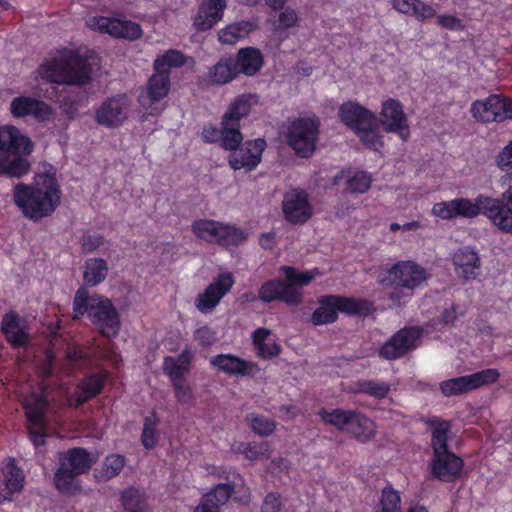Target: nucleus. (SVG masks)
Returning a JSON list of instances; mask_svg holds the SVG:
<instances>
[{
	"instance_id": "20",
	"label": "nucleus",
	"mask_w": 512,
	"mask_h": 512,
	"mask_svg": "<svg viewBox=\"0 0 512 512\" xmlns=\"http://www.w3.org/2000/svg\"><path fill=\"white\" fill-rule=\"evenodd\" d=\"M479 215L484 214L491 223L505 233H512V209L499 199L486 195L477 196Z\"/></svg>"
},
{
	"instance_id": "7",
	"label": "nucleus",
	"mask_w": 512,
	"mask_h": 512,
	"mask_svg": "<svg viewBox=\"0 0 512 512\" xmlns=\"http://www.w3.org/2000/svg\"><path fill=\"white\" fill-rule=\"evenodd\" d=\"M338 116L357 135L364 146L380 151L384 142L378 130L374 112L357 102L348 101L339 107Z\"/></svg>"
},
{
	"instance_id": "9",
	"label": "nucleus",
	"mask_w": 512,
	"mask_h": 512,
	"mask_svg": "<svg viewBox=\"0 0 512 512\" xmlns=\"http://www.w3.org/2000/svg\"><path fill=\"white\" fill-rule=\"evenodd\" d=\"M191 228L197 238L222 246L238 245L247 238L242 229L207 218L195 220Z\"/></svg>"
},
{
	"instance_id": "34",
	"label": "nucleus",
	"mask_w": 512,
	"mask_h": 512,
	"mask_svg": "<svg viewBox=\"0 0 512 512\" xmlns=\"http://www.w3.org/2000/svg\"><path fill=\"white\" fill-rule=\"evenodd\" d=\"M345 432L352 435L359 442L366 443L375 437L377 427L373 420L364 414L353 411Z\"/></svg>"
},
{
	"instance_id": "33",
	"label": "nucleus",
	"mask_w": 512,
	"mask_h": 512,
	"mask_svg": "<svg viewBox=\"0 0 512 512\" xmlns=\"http://www.w3.org/2000/svg\"><path fill=\"white\" fill-rule=\"evenodd\" d=\"M252 344L256 355L261 359L275 358L282 351L277 338L266 328H258L253 332Z\"/></svg>"
},
{
	"instance_id": "16",
	"label": "nucleus",
	"mask_w": 512,
	"mask_h": 512,
	"mask_svg": "<svg viewBox=\"0 0 512 512\" xmlns=\"http://www.w3.org/2000/svg\"><path fill=\"white\" fill-rule=\"evenodd\" d=\"M475 119L484 123L512 120V100L500 95H491L477 100L471 106Z\"/></svg>"
},
{
	"instance_id": "61",
	"label": "nucleus",
	"mask_w": 512,
	"mask_h": 512,
	"mask_svg": "<svg viewBox=\"0 0 512 512\" xmlns=\"http://www.w3.org/2000/svg\"><path fill=\"white\" fill-rule=\"evenodd\" d=\"M496 164L501 170L512 168V140L498 154Z\"/></svg>"
},
{
	"instance_id": "59",
	"label": "nucleus",
	"mask_w": 512,
	"mask_h": 512,
	"mask_svg": "<svg viewBox=\"0 0 512 512\" xmlns=\"http://www.w3.org/2000/svg\"><path fill=\"white\" fill-rule=\"evenodd\" d=\"M436 22L439 26L448 30H462L464 24L462 20L454 15L441 14L436 17Z\"/></svg>"
},
{
	"instance_id": "23",
	"label": "nucleus",
	"mask_w": 512,
	"mask_h": 512,
	"mask_svg": "<svg viewBox=\"0 0 512 512\" xmlns=\"http://www.w3.org/2000/svg\"><path fill=\"white\" fill-rule=\"evenodd\" d=\"M169 90V75L161 71H155L148 80L145 93L139 96L140 105L151 115L160 113V110L153 106V103L165 98Z\"/></svg>"
},
{
	"instance_id": "22",
	"label": "nucleus",
	"mask_w": 512,
	"mask_h": 512,
	"mask_svg": "<svg viewBox=\"0 0 512 512\" xmlns=\"http://www.w3.org/2000/svg\"><path fill=\"white\" fill-rule=\"evenodd\" d=\"M227 0H202L192 16V26L196 31H208L224 17Z\"/></svg>"
},
{
	"instance_id": "8",
	"label": "nucleus",
	"mask_w": 512,
	"mask_h": 512,
	"mask_svg": "<svg viewBox=\"0 0 512 512\" xmlns=\"http://www.w3.org/2000/svg\"><path fill=\"white\" fill-rule=\"evenodd\" d=\"M96 457L84 449L76 448L60 459V467L55 473V484L63 493H74L79 489L76 475L88 471Z\"/></svg>"
},
{
	"instance_id": "17",
	"label": "nucleus",
	"mask_w": 512,
	"mask_h": 512,
	"mask_svg": "<svg viewBox=\"0 0 512 512\" xmlns=\"http://www.w3.org/2000/svg\"><path fill=\"white\" fill-rule=\"evenodd\" d=\"M230 272L220 273L195 299V307L204 314L211 313L234 285Z\"/></svg>"
},
{
	"instance_id": "36",
	"label": "nucleus",
	"mask_w": 512,
	"mask_h": 512,
	"mask_svg": "<svg viewBox=\"0 0 512 512\" xmlns=\"http://www.w3.org/2000/svg\"><path fill=\"white\" fill-rule=\"evenodd\" d=\"M235 64L239 73L246 76H254L262 68L264 59L259 49L247 47L238 51Z\"/></svg>"
},
{
	"instance_id": "43",
	"label": "nucleus",
	"mask_w": 512,
	"mask_h": 512,
	"mask_svg": "<svg viewBox=\"0 0 512 512\" xmlns=\"http://www.w3.org/2000/svg\"><path fill=\"white\" fill-rule=\"evenodd\" d=\"M231 451L243 455L249 461H258L270 457L271 449L268 443H246L235 441L231 444Z\"/></svg>"
},
{
	"instance_id": "37",
	"label": "nucleus",
	"mask_w": 512,
	"mask_h": 512,
	"mask_svg": "<svg viewBox=\"0 0 512 512\" xmlns=\"http://www.w3.org/2000/svg\"><path fill=\"white\" fill-rule=\"evenodd\" d=\"M2 331L13 346H22L28 341L24 321L13 312L6 314L3 318Z\"/></svg>"
},
{
	"instance_id": "6",
	"label": "nucleus",
	"mask_w": 512,
	"mask_h": 512,
	"mask_svg": "<svg viewBox=\"0 0 512 512\" xmlns=\"http://www.w3.org/2000/svg\"><path fill=\"white\" fill-rule=\"evenodd\" d=\"M284 281L271 280L264 283L259 290V297L264 302L282 300L289 305L300 303L302 299L301 288L308 285L317 275V269L312 271H299L293 267H281Z\"/></svg>"
},
{
	"instance_id": "44",
	"label": "nucleus",
	"mask_w": 512,
	"mask_h": 512,
	"mask_svg": "<svg viewBox=\"0 0 512 512\" xmlns=\"http://www.w3.org/2000/svg\"><path fill=\"white\" fill-rule=\"evenodd\" d=\"M108 274L107 262L102 258H89L85 261L83 279L90 286L102 283Z\"/></svg>"
},
{
	"instance_id": "31",
	"label": "nucleus",
	"mask_w": 512,
	"mask_h": 512,
	"mask_svg": "<svg viewBox=\"0 0 512 512\" xmlns=\"http://www.w3.org/2000/svg\"><path fill=\"white\" fill-rule=\"evenodd\" d=\"M452 261L458 276L466 280L475 279L479 274L480 259L471 247H463L454 252Z\"/></svg>"
},
{
	"instance_id": "62",
	"label": "nucleus",
	"mask_w": 512,
	"mask_h": 512,
	"mask_svg": "<svg viewBox=\"0 0 512 512\" xmlns=\"http://www.w3.org/2000/svg\"><path fill=\"white\" fill-rule=\"evenodd\" d=\"M500 186L504 190L502 193V201L512 205V172L506 173L501 177Z\"/></svg>"
},
{
	"instance_id": "52",
	"label": "nucleus",
	"mask_w": 512,
	"mask_h": 512,
	"mask_svg": "<svg viewBox=\"0 0 512 512\" xmlns=\"http://www.w3.org/2000/svg\"><path fill=\"white\" fill-rule=\"evenodd\" d=\"M232 496L230 483L219 484L215 486L210 492L204 495L200 503H206L208 506L219 507L226 504L228 499Z\"/></svg>"
},
{
	"instance_id": "60",
	"label": "nucleus",
	"mask_w": 512,
	"mask_h": 512,
	"mask_svg": "<svg viewBox=\"0 0 512 512\" xmlns=\"http://www.w3.org/2000/svg\"><path fill=\"white\" fill-rule=\"evenodd\" d=\"M194 340L202 346H210L216 340L215 332L209 327H200L194 333Z\"/></svg>"
},
{
	"instance_id": "41",
	"label": "nucleus",
	"mask_w": 512,
	"mask_h": 512,
	"mask_svg": "<svg viewBox=\"0 0 512 512\" xmlns=\"http://www.w3.org/2000/svg\"><path fill=\"white\" fill-rule=\"evenodd\" d=\"M239 74L235 61L231 58H222L209 69L208 79L215 84H227Z\"/></svg>"
},
{
	"instance_id": "1",
	"label": "nucleus",
	"mask_w": 512,
	"mask_h": 512,
	"mask_svg": "<svg viewBox=\"0 0 512 512\" xmlns=\"http://www.w3.org/2000/svg\"><path fill=\"white\" fill-rule=\"evenodd\" d=\"M13 197L24 216L31 220L51 215L61 199L55 168L42 164L31 185L20 183L14 187Z\"/></svg>"
},
{
	"instance_id": "10",
	"label": "nucleus",
	"mask_w": 512,
	"mask_h": 512,
	"mask_svg": "<svg viewBox=\"0 0 512 512\" xmlns=\"http://www.w3.org/2000/svg\"><path fill=\"white\" fill-rule=\"evenodd\" d=\"M370 305L366 301L340 296H328L319 301V307L313 312L311 322L314 325H325L337 319L338 312L346 314H365Z\"/></svg>"
},
{
	"instance_id": "12",
	"label": "nucleus",
	"mask_w": 512,
	"mask_h": 512,
	"mask_svg": "<svg viewBox=\"0 0 512 512\" xmlns=\"http://www.w3.org/2000/svg\"><path fill=\"white\" fill-rule=\"evenodd\" d=\"M86 25L92 31L130 41L143 35L139 24L121 17L91 16L86 20Z\"/></svg>"
},
{
	"instance_id": "55",
	"label": "nucleus",
	"mask_w": 512,
	"mask_h": 512,
	"mask_svg": "<svg viewBox=\"0 0 512 512\" xmlns=\"http://www.w3.org/2000/svg\"><path fill=\"white\" fill-rule=\"evenodd\" d=\"M231 485V493L235 501L240 504H248L251 499L250 489L247 487L243 478L237 475Z\"/></svg>"
},
{
	"instance_id": "30",
	"label": "nucleus",
	"mask_w": 512,
	"mask_h": 512,
	"mask_svg": "<svg viewBox=\"0 0 512 512\" xmlns=\"http://www.w3.org/2000/svg\"><path fill=\"white\" fill-rule=\"evenodd\" d=\"M389 3L396 12L414 17L419 22H425L437 16V8L423 0H389Z\"/></svg>"
},
{
	"instance_id": "39",
	"label": "nucleus",
	"mask_w": 512,
	"mask_h": 512,
	"mask_svg": "<svg viewBox=\"0 0 512 512\" xmlns=\"http://www.w3.org/2000/svg\"><path fill=\"white\" fill-rule=\"evenodd\" d=\"M257 28L254 21H239L227 25L218 32V39L222 44L233 45L247 37Z\"/></svg>"
},
{
	"instance_id": "63",
	"label": "nucleus",
	"mask_w": 512,
	"mask_h": 512,
	"mask_svg": "<svg viewBox=\"0 0 512 512\" xmlns=\"http://www.w3.org/2000/svg\"><path fill=\"white\" fill-rule=\"evenodd\" d=\"M297 22V13L291 8L284 9L279 15V25L283 28L294 27Z\"/></svg>"
},
{
	"instance_id": "51",
	"label": "nucleus",
	"mask_w": 512,
	"mask_h": 512,
	"mask_svg": "<svg viewBox=\"0 0 512 512\" xmlns=\"http://www.w3.org/2000/svg\"><path fill=\"white\" fill-rule=\"evenodd\" d=\"M450 428L451 425L448 421H439L434 424L431 435L433 455L449 451L447 440Z\"/></svg>"
},
{
	"instance_id": "64",
	"label": "nucleus",
	"mask_w": 512,
	"mask_h": 512,
	"mask_svg": "<svg viewBox=\"0 0 512 512\" xmlns=\"http://www.w3.org/2000/svg\"><path fill=\"white\" fill-rule=\"evenodd\" d=\"M202 138L208 143H217L221 138V128L218 129L213 125H206L202 130Z\"/></svg>"
},
{
	"instance_id": "58",
	"label": "nucleus",
	"mask_w": 512,
	"mask_h": 512,
	"mask_svg": "<svg viewBox=\"0 0 512 512\" xmlns=\"http://www.w3.org/2000/svg\"><path fill=\"white\" fill-rule=\"evenodd\" d=\"M283 501L280 494L276 492L268 493L261 505V512H282Z\"/></svg>"
},
{
	"instance_id": "26",
	"label": "nucleus",
	"mask_w": 512,
	"mask_h": 512,
	"mask_svg": "<svg viewBox=\"0 0 512 512\" xmlns=\"http://www.w3.org/2000/svg\"><path fill=\"white\" fill-rule=\"evenodd\" d=\"M389 275L394 283L407 289L420 287L427 279L426 270L413 261H402L391 267Z\"/></svg>"
},
{
	"instance_id": "38",
	"label": "nucleus",
	"mask_w": 512,
	"mask_h": 512,
	"mask_svg": "<svg viewBox=\"0 0 512 512\" xmlns=\"http://www.w3.org/2000/svg\"><path fill=\"white\" fill-rule=\"evenodd\" d=\"M258 101V96L255 94L240 95L230 103L223 118L226 119V122L232 121L239 124L240 120L246 117L252 108L258 104Z\"/></svg>"
},
{
	"instance_id": "49",
	"label": "nucleus",
	"mask_w": 512,
	"mask_h": 512,
	"mask_svg": "<svg viewBox=\"0 0 512 512\" xmlns=\"http://www.w3.org/2000/svg\"><path fill=\"white\" fill-rule=\"evenodd\" d=\"M352 412V410L323 408L318 412V415L325 424L345 432L352 417Z\"/></svg>"
},
{
	"instance_id": "2",
	"label": "nucleus",
	"mask_w": 512,
	"mask_h": 512,
	"mask_svg": "<svg viewBox=\"0 0 512 512\" xmlns=\"http://www.w3.org/2000/svg\"><path fill=\"white\" fill-rule=\"evenodd\" d=\"M84 315L105 337L115 338L119 334L120 317L111 300L98 294L90 295L85 288H80L73 299V318Z\"/></svg>"
},
{
	"instance_id": "5",
	"label": "nucleus",
	"mask_w": 512,
	"mask_h": 512,
	"mask_svg": "<svg viewBox=\"0 0 512 512\" xmlns=\"http://www.w3.org/2000/svg\"><path fill=\"white\" fill-rule=\"evenodd\" d=\"M28 423L31 441L36 447L45 444L47 436V412L49 409L46 389L42 384L32 387L22 385L18 391Z\"/></svg>"
},
{
	"instance_id": "42",
	"label": "nucleus",
	"mask_w": 512,
	"mask_h": 512,
	"mask_svg": "<svg viewBox=\"0 0 512 512\" xmlns=\"http://www.w3.org/2000/svg\"><path fill=\"white\" fill-rule=\"evenodd\" d=\"M342 178L345 179L346 190L350 193L363 194L370 189L372 183L371 175L364 171L341 172L335 177V183Z\"/></svg>"
},
{
	"instance_id": "32",
	"label": "nucleus",
	"mask_w": 512,
	"mask_h": 512,
	"mask_svg": "<svg viewBox=\"0 0 512 512\" xmlns=\"http://www.w3.org/2000/svg\"><path fill=\"white\" fill-rule=\"evenodd\" d=\"M107 376V372L104 371L86 377L79 384L77 391L72 396L67 397L68 405L77 407L95 397L101 392Z\"/></svg>"
},
{
	"instance_id": "27",
	"label": "nucleus",
	"mask_w": 512,
	"mask_h": 512,
	"mask_svg": "<svg viewBox=\"0 0 512 512\" xmlns=\"http://www.w3.org/2000/svg\"><path fill=\"white\" fill-rule=\"evenodd\" d=\"M285 219L293 224L305 223L312 216V207L306 193L291 191L285 195L282 203Z\"/></svg>"
},
{
	"instance_id": "45",
	"label": "nucleus",
	"mask_w": 512,
	"mask_h": 512,
	"mask_svg": "<svg viewBox=\"0 0 512 512\" xmlns=\"http://www.w3.org/2000/svg\"><path fill=\"white\" fill-rule=\"evenodd\" d=\"M121 502L125 512H149L144 491L129 487L121 493Z\"/></svg>"
},
{
	"instance_id": "47",
	"label": "nucleus",
	"mask_w": 512,
	"mask_h": 512,
	"mask_svg": "<svg viewBox=\"0 0 512 512\" xmlns=\"http://www.w3.org/2000/svg\"><path fill=\"white\" fill-rule=\"evenodd\" d=\"M189 58L181 51L170 49L156 57L154 60V70L167 73L172 68H179L187 63Z\"/></svg>"
},
{
	"instance_id": "46",
	"label": "nucleus",
	"mask_w": 512,
	"mask_h": 512,
	"mask_svg": "<svg viewBox=\"0 0 512 512\" xmlns=\"http://www.w3.org/2000/svg\"><path fill=\"white\" fill-rule=\"evenodd\" d=\"M243 135L240 131V124L236 122L227 121L222 117L221 121V138L220 145L225 150L233 151L235 148L241 145Z\"/></svg>"
},
{
	"instance_id": "19",
	"label": "nucleus",
	"mask_w": 512,
	"mask_h": 512,
	"mask_svg": "<svg viewBox=\"0 0 512 512\" xmlns=\"http://www.w3.org/2000/svg\"><path fill=\"white\" fill-rule=\"evenodd\" d=\"M266 148L263 138L248 140L231 151L228 162L234 170H254L262 160V153Z\"/></svg>"
},
{
	"instance_id": "48",
	"label": "nucleus",
	"mask_w": 512,
	"mask_h": 512,
	"mask_svg": "<svg viewBox=\"0 0 512 512\" xmlns=\"http://www.w3.org/2000/svg\"><path fill=\"white\" fill-rule=\"evenodd\" d=\"M355 393H364L375 399H384L391 391V385L384 381L362 380L355 383L351 389Z\"/></svg>"
},
{
	"instance_id": "14",
	"label": "nucleus",
	"mask_w": 512,
	"mask_h": 512,
	"mask_svg": "<svg viewBox=\"0 0 512 512\" xmlns=\"http://www.w3.org/2000/svg\"><path fill=\"white\" fill-rule=\"evenodd\" d=\"M379 124L387 133L396 134L402 141L410 138V124L402 103L394 98H387L381 104Z\"/></svg>"
},
{
	"instance_id": "15",
	"label": "nucleus",
	"mask_w": 512,
	"mask_h": 512,
	"mask_svg": "<svg viewBox=\"0 0 512 512\" xmlns=\"http://www.w3.org/2000/svg\"><path fill=\"white\" fill-rule=\"evenodd\" d=\"M499 376L500 373L497 369L488 368L473 374L443 381L440 383V389L446 397L455 396L493 384L498 380Z\"/></svg>"
},
{
	"instance_id": "28",
	"label": "nucleus",
	"mask_w": 512,
	"mask_h": 512,
	"mask_svg": "<svg viewBox=\"0 0 512 512\" xmlns=\"http://www.w3.org/2000/svg\"><path fill=\"white\" fill-rule=\"evenodd\" d=\"M25 477L16 466L15 460L8 458L2 464L0 476V502L11 501L15 493H19L24 486Z\"/></svg>"
},
{
	"instance_id": "57",
	"label": "nucleus",
	"mask_w": 512,
	"mask_h": 512,
	"mask_svg": "<svg viewBox=\"0 0 512 512\" xmlns=\"http://www.w3.org/2000/svg\"><path fill=\"white\" fill-rule=\"evenodd\" d=\"M105 243V239L99 233H86L81 238L82 250L86 253L93 252Z\"/></svg>"
},
{
	"instance_id": "11",
	"label": "nucleus",
	"mask_w": 512,
	"mask_h": 512,
	"mask_svg": "<svg viewBox=\"0 0 512 512\" xmlns=\"http://www.w3.org/2000/svg\"><path fill=\"white\" fill-rule=\"evenodd\" d=\"M319 133V121L314 116L298 118L291 122L287 141L291 148L301 157L313 154Z\"/></svg>"
},
{
	"instance_id": "56",
	"label": "nucleus",
	"mask_w": 512,
	"mask_h": 512,
	"mask_svg": "<svg viewBox=\"0 0 512 512\" xmlns=\"http://www.w3.org/2000/svg\"><path fill=\"white\" fill-rule=\"evenodd\" d=\"M175 397L181 404H191L194 401V393L185 379L172 382Z\"/></svg>"
},
{
	"instance_id": "13",
	"label": "nucleus",
	"mask_w": 512,
	"mask_h": 512,
	"mask_svg": "<svg viewBox=\"0 0 512 512\" xmlns=\"http://www.w3.org/2000/svg\"><path fill=\"white\" fill-rule=\"evenodd\" d=\"M132 99L126 94L107 98L95 110L96 122L106 128H118L128 119Z\"/></svg>"
},
{
	"instance_id": "24",
	"label": "nucleus",
	"mask_w": 512,
	"mask_h": 512,
	"mask_svg": "<svg viewBox=\"0 0 512 512\" xmlns=\"http://www.w3.org/2000/svg\"><path fill=\"white\" fill-rule=\"evenodd\" d=\"M432 475L444 482L458 479L463 472L464 462L456 454L447 451L434 454L430 463Z\"/></svg>"
},
{
	"instance_id": "18",
	"label": "nucleus",
	"mask_w": 512,
	"mask_h": 512,
	"mask_svg": "<svg viewBox=\"0 0 512 512\" xmlns=\"http://www.w3.org/2000/svg\"><path fill=\"white\" fill-rule=\"evenodd\" d=\"M431 215L438 220L475 218L479 216L477 197L474 199L460 197L436 202L431 208Z\"/></svg>"
},
{
	"instance_id": "25",
	"label": "nucleus",
	"mask_w": 512,
	"mask_h": 512,
	"mask_svg": "<svg viewBox=\"0 0 512 512\" xmlns=\"http://www.w3.org/2000/svg\"><path fill=\"white\" fill-rule=\"evenodd\" d=\"M421 332L418 328L402 329L380 349V356L393 360L402 357L416 347Z\"/></svg>"
},
{
	"instance_id": "29",
	"label": "nucleus",
	"mask_w": 512,
	"mask_h": 512,
	"mask_svg": "<svg viewBox=\"0 0 512 512\" xmlns=\"http://www.w3.org/2000/svg\"><path fill=\"white\" fill-rule=\"evenodd\" d=\"M210 364L225 374L253 376L260 371L257 363L243 360L232 354H220L210 358Z\"/></svg>"
},
{
	"instance_id": "3",
	"label": "nucleus",
	"mask_w": 512,
	"mask_h": 512,
	"mask_svg": "<svg viewBox=\"0 0 512 512\" xmlns=\"http://www.w3.org/2000/svg\"><path fill=\"white\" fill-rule=\"evenodd\" d=\"M34 149L31 139L14 125L0 126V176L19 178L27 174L30 164L26 156Z\"/></svg>"
},
{
	"instance_id": "54",
	"label": "nucleus",
	"mask_w": 512,
	"mask_h": 512,
	"mask_svg": "<svg viewBox=\"0 0 512 512\" xmlns=\"http://www.w3.org/2000/svg\"><path fill=\"white\" fill-rule=\"evenodd\" d=\"M158 418L153 414L145 419L141 441L146 449L154 448L158 443Z\"/></svg>"
},
{
	"instance_id": "4",
	"label": "nucleus",
	"mask_w": 512,
	"mask_h": 512,
	"mask_svg": "<svg viewBox=\"0 0 512 512\" xmlns=\"http://www.w3.org/2000/svg\"><path fill=\"white\" fill-rule=\"evenodd\" d=\"M90 59L72 50H60L38 69L41 78L57 84H85L91 75Z\"/></svg>"
},
{
	"instance_id": "50",
	"label": "nucleus",
	"mask_w": 512,
	"mask_h": 512,
	"mask_svg": "<svg viewBox=\"0 0 512 512\" xmlns=\"http://www.w3.org/2000/svg\"><path fill=\"white\" fill-rule=\"evenodd\" d=\"M126 459L120 454H111L106 457L102 467L95 473L99 481L109 480L117 476L125 466Z\"/></svg>"
},
{
	"instance_id": "40",
	"label": "nucleus",
	"mask_w": 512,
	"mask_h": 512,
	"mask_svg": "<svg viewBox=\"0 0 512 512\" xmlns=\"http://www.w3.org/2000/svg\"><path fill=\"white\" fill-rule=\"evenodd\" d=\"M376 512H402L401 497L398 491L393 488H385L382 491L381 498ZM405 512H429L422 505H413Z\"/></svg>"
},
{
	"instance_id": "53",
	"label": "nucleus",
	"mask_w": 512,
	"mask_h": 512,
	"mask_svg": "<svg viewBox=\"0 0 512 512\" xmlns=\"http://www.w3.org/2000/svg\"><path fill=\"white\" fill-rule=\"evenodd\" d=\"M247 420L252 431L261 437L270 436L276 429V423L264 416L250 414Z\"/></svg>"
},
{
	"instance_id": "21",
	"label": "nucleus",
	"mask_w": 512,
	"mask_h": 512,
	"mask_svg": "<svg viewBox=\"0 0 512 512\" xmlns=\"http://www.w3.org/2000/svg\"><path fill=\"white\" fill-rule=\"evenodd\" d=\"M9 112L17 119L31 116L38 121H48L52 117V109L48 104L26 95L14 97L10 102Z\"/></svg>"
},
{
	"instance_id": "35",
	"label": "nucleus",
	"mask_w": 512,
	"mask_h": 512,
	"mask_svg": "<svg viewBox=\"0 0 512 512\" xmlns=\"http://www.w3.org/2000/svg\"><path fill=\"white\" fill-rule=\"evenodd\" d=\"M192 359L193 354L188 348L184 349L177 357H165L163 370L171 382L184 379L185 375L190 371Z\"/></svg>"
}]
</instances>
